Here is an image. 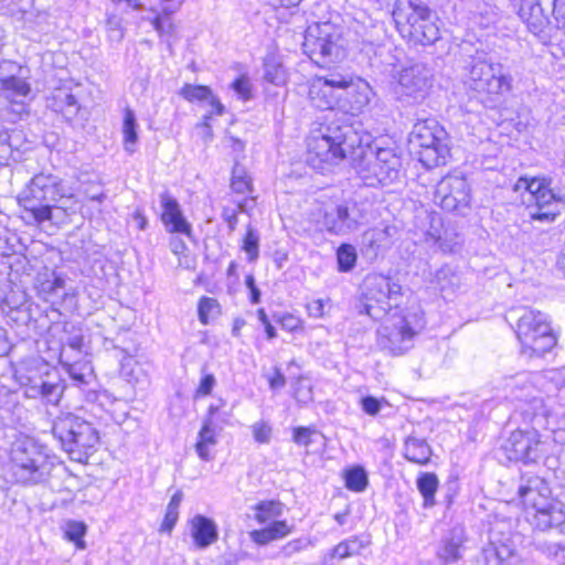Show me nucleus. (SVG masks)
Instances as JSON below:
<instances>
[{
    "label": "nucleus",
    "mask_w": 565,
    "mask_h": 565,
    "mask_svg": "<svg viewBox=\"0 0 565 565\" xmlns=\"http://www.w3.org/2000/svg\"><path fill=\"white\" fill-rule=\"evenodd\" d=\"M515 333L521 343V354L527 358H541L556 345L547 317L541 311L525 309L518 319Z\"/></svg>",
    "instance_id": "12"
},
{
    "label": "nucleus",
    "mask_w": 565,
    "mask_h": 565,
    "mask_svg": "<svg viewBox=\"0 0 565 565\" xmlns=\"http://www.w3.org/2000/svg\"><path fill=\"white\" fill-rule=\"evenodd\" d=\"M360 217L355 203L338 204L324 210L322 225L331 234L344 235L358 227Z\"/></svg>",
    "instance_id": "21"
},
{
    "label": "nucleus",
    "mask_w": 565,
    "mask_h": 565,
    "mask_svg": "<svg viewBox=\"0 0 565 565\" xmlns=\"http://www.w3.org/2000/svg\"><path fill=\"white\" fill-rule=\"evenodd\" d=\"M106 25L109 32L117 33V41L124 38V30L121 25V19L117 15H109Z\"/></svg>",
    "instance_id": "60"
},
{
    "label": "nucleus",
    "mask_w": 565,
    "mask_h": 565,
    "mask_svg": "<svg viewBox=\"0 0 565 565\" xmlns=\"http://www.w3.org/2000/svg\"><path fill=\"white\" fill-rule=\"evenodd\" d=\"M345 487L354 492H362L369 484L366 470L362 466H353L344 471Z\"/></svg>",
    "instance_id": "36"
},
{
    "label": "nucleus",
    "mask_w": 565,
    "mask_h": 565,
    "mask_svg": "<svg viewBox=\"0 0 565 565\" xmlns=\"http://www.w3.org/2000/svg\"><path fill=\"white\" fill-rule=\"evenodd\" d=\"M466 541L465 527L456 524L447 530L439 542L437 556L444 563H454L462 557Z\"/></svg>",
    "instance_id": "24"
},
{
    "label": "nucleus",
    "mask_w": 565,
    "mask_h": 565,
    "mask_svg": "<svg viewBox=\"0 0 565 565\" xmlns=\"http://www.w3.org/2000/svg\"><path fill=\"white\" fill-rule=\"evenodd\" d=\"M361 407L367 415L375 416L381 411L382 403L374 396H365L361 398Z\"/></svg>",
    "instance_id": "56"
},
{
    "label": "nucleus",
    "mask_w": 565,
    "mask_h": 565,
    "mask_svg": "<svg viewBox=\"0 0 565 565\" xmlns=\"http://www.w3.org/2000/svg\"><path fill=\"white\" fill-rule=\"evenodd\" d=\"M424 324L422 315L416 311L387 317L377 329V345L392 355H402L413 347Z\"/></svg>",
    "instance_id": "11"
},
{
    "label": "nucleus",
    "mask_w": 565,
    "mask_h": 565,
    "mask_svg": "<svg viewBox=\"0 0 565 565\" xmlns=\"http://www.w3.org/2000/svg\"><path fill=\"white\" fill-rule=\"evenodd\" d=\"M231 188L236 193H246L250 190V179L238 166L233 168Z\"/></svg>",
    "instance_id": "47"
},
{
    "label": "nucleus",
    "mask_w": 565,
    "mask_h": 565,
    "mask_svg": "<svg viewBox=\"0 0 565 565\" xmlns=\"http://www.w3.org/2000/svg\"><path fill=\"white\" fill-rule=\"evenodd\" d=\"M350 553L352 556L361 553L363 548L371 544V541L365 535H353L347 540H344Z\"/></svg>",
    "instance_id": "54"
},
{
    "label": "nucleus",
    "mask_w": 565,
    "mask_h": 565,
    "mask_svg": "<svg viewBox=\"0 0 565 565\" xmlns=\"http://www.w3.org/2000/svg\"><path fill=\"white\" fill-rule=\"evenodd\" d=\"M162 2V11L166 18L156 17L152 20L154 30L162 36L163 34H171L173 31V24L169 19V15L174 13L183 0H160Z\"/></svg>",
    "instance_id": "34"
},
{
    "label": "nucleus",
    "mask_w": 565,
    "mask_h": 565,
    "mask_svg": "<svg viewBox=\"0 0 565 565\" xmlns=\"http://www.w3.org/2000/svg\"><path fill=\"white\" fill-rule=\"evenodd\" d=\"M216 381L213 374H205L200 382V385L196 390V395L206 396L210 395Z\"/></svg>",
    "instance_id": "58"
},
{
    "label": "nucleus",
    "mask_w": 565,
    "mask_h": 565,
    "mask_svg": "<svg viewBox=\"0 0 565 565\" xmlns=\"http://www.w3.org/2000/svg\"><path fill=\"white\" fill-rule=\"evenodd\" d=\"M434 200L443 210L465 215L471 202L467 179L462 175H446L437 184Z\"/></svg>",
    "instance_id": "16"
},
{
    "label": "nucleus",
    "mask_w": 565,
    "mask_h": 565,
    "mask_svg": "<svg viewBox=\"0 0 565 565\" xmlns=\"http://www.w3.org/2000/svg\"><path fill=\"white\" fill-rule=\"evenodd\" d=\"M12 344L9 340L8 330L0 326V356H6L10 353Z\"/></svg>",
    "instance_id": "64"
},
{
    "label": "nucleus",
    "mask_w": 565,
    "mask_h": 565,
    "mask_svg": "<svg viewBox=\"0 0 565 565\" xmlns=\"http://www.w3.org/2000/svg\"><path fill=\"white\" fill-rule=\"evenodd\" d=\"M271 390H280L286 385V377L279 367H274V374L268 379Z\"/></svg>",
    "instance_id": "62"
},
{
    "label": "nucleus",
    "mask_w": 565,
    "mask_h": 565,
    "mask_svg": "<svg viewBox=\"0 0 565 565\" xmlns=\"http://www.w3.org/2000/svg\"><path fill=\"white\" fill-rule=\"evenodd\" d=\"M433 71L425 63L417 62L404 67L398 76V98L407 104L424 100L433 86Z\"/></svg>",
    "instance_id": "15"
},
{
    "label": "nucleus",
    "mask_w": 565,
    "mask_h": 565,
    "mask_svg": "<svg viewBox=\"0 0 565 565\" xmlns=\"http://www.w3.org/2000/svg\"><path fill=\"white\" fill-rule=\"evenodd\" d=\"M31 94L30 84L19 73L8 81V84L0 86V97H4L10 103L23 104L24 99Z\"/></svg>",
    "instance_id": "31"
},
{
    "label": "nucleus",
    "mask_w": 565,
    "mask_h": 565,
    "mask_svg": "<svg viewBox=\"0 0 565 565\" xmlns=\"http://www.w3.org/2000/svg\"><path fill=\"white\" fill-rule=\"evenodd\" d=\"M14 376L26 398L40 399L53 406L58 405L66 388L65 381L58 374L50 372L46 365L36 361L21 365Z\"/></svg>",
    "instance_id": "8"
},
{
    "label": "nucleus",
    "mask_w": 565,
    "mask_h": 565,
    "mask_svg": "<svg viewBox=\"0 0 565 565\" xmlns=\"http://www.w3.org/2000/svg\"><path fill=\"white\" fill-rule=\"evenodd\" d=\"M160 205L162 209L161 222L163 223L167 232L178 233L192 236V225L188 222L181 206L177 199H174L169 192H162L160 194Z\"/></svg>",
    "instance_id": "22"
},
{
    "label": "nucleus",
    "mask_w": 565,
    "mask_h": 565,
    "mask_svg": "<svg viewBox=\"0 0 565 565\" xmlns=\"http://www.w3.org/2000/svg\"><path fill=\"white\" fill-rule=\"evenodd\" d=\"M182 490H177L168 503L166 515L161 524L160 531L170 533L175 526L179 519V508L183 500Z\"/></svg>",
    "instance_id": "37"
},
{
    "label": "nucleus",
    "mask_w": 565,
    "mask_h": 565,
    "mask_svg": "<svg viewBox=\"0 0 565 565\" xmlns=\"http://www.w3.org/2000/svg\"><path fill=\"white\" fill-rule=\"evenodd\" d=\"M222 430L223 427L218 424L217 406L211 405L203 419L199 439L195 444L196 454L202 460L210 461L213 459L210 448L217 444V435Z\"/></svg>",
    "instance_id": "23"
},
{
    "label": "nucleus",
    "mask_w": 565,
    "mask_h": 565,
    "mask_svg": "<svg viewBox=\"0 0 565 565\" xmlns=\"http://www.w3.org/2000/svg\"><path fill=\"white\" fill-rule=\"evenodd\" d=\"M361 299L356 305L360 315L381 319L402 299V286L381 274H369L361 286Z\"/></svg>",
    "instance_id": "9"
},
{
    "label": "nucleus",
    "mask_w": 565,
    "mask_h": 565,
    "mask_svg": "<svg viewBox=\"0 0 565 565\" xmlns=\"http://www.w3.org/2000/svg\"><path fill=\"white\" fill-rule=\"evenodd\" d=\"M138 124L135 116V113L127 108L124 115L122 122V136H124V149L128 153H134L136 151V145L138 142Z\"/></svg>",
    "instance_id": "33"
},
{
    "label": "nucleus",
    "mask_w": 565,
    "mask_h": 565,
    "mask_svg": "<svg viewBox=\"0 0 565 565\" xmlns=\"http://www.w3.org/2000/svg\"><path fill=\"white\" fill-rule=\"evenodd\" d=\"M439 480L434 472H420L416 479V487L424 499V508H433L436 504L435 494Z\"/></svg>",
    "instance_id": "32"
},
{
    "label": "nucleus",
    "mask_w": 565,
    "mask_h": 565,
    "mask_svg": "<svg viewBox=\"0 0 565 565\" xmlns=\"http://www.w3.org/2000/svg\"><path fill=\"white\" fill-rule=\"evenodd\" d=\"M72 199L62 178L41 172L30 180L19 203L29 224L42 225L49 222L57 225L75 213V207L66 204Z\"/></svg>",
    "instance_id": "1"
},
{
    "label": "nucleus",
    "mask_w": 565,
    "mask_h": 565,
    "mask_svg": "<svg viewBox=\"0 0 565 565\" xmlns=\"http://www.w3.org/2000/svg\"><path fill=\"white\" fill-rule=\"evenodd\" d=\"M483 565H522L521 556L508 544L489 543L482 550Z\"/></svg>",
    "instance_id": "27"
},
{
    "label": "nucleus",
    "mask_w": 565,
    "mask_h": 565,
    "mask_svg": "<svg viewBox=\"0 0 565 565\" xmlns=\"http://www.w3.org/2000/svg\"><path fill=\"white\" fill-rule=\"evenodd\" d=\"M86 529L83 522L70 521L66 524L65 536L68 541L74 542L78 548H84L85 543L82 539L86 534Z\"/></svg>",
    "instance_id": "46"
},
{
    "label": "nucleus",
    "mask_w": 565,
    "mask_h": 565,
    "mask_svg": "<svg viewBox=\"0 0 565 565\" xmlns=\"http://www.w3.org/2000/svg\"><path fill=\"white\" fill-rule=\"evenodd\" d=\"M463 84L481 104L493 108L504 94L512 90L513 76L504 64L484 52H477L467 66Z\"/></svg>",
    "instance_id": "2"
},
{
    "label": "nucleus",
    "mask_w": 565,
    "mask_h": 565,
    "mask_svg": "<svg viewBox=\"0 0 565 565\" xmlns=\"http://www.w3.org/2000/svg\"><path fill=\"white\" fill-rule=\"evenodd\" d=\"M502 450L510 461L524 465L537 463L545 452L536 429L512 431L502 445Z\"/></svg>",
    "instance_id": "17"
},
{
    "label": "nucleus",
    "mask_w": 565,
    "mask_h": 565,
    "mask_svg": "<svg viewBox=\"0 0 565 565\" xmlns=\"http://www.w3.org/2000/svg\"><path fill=\"white\" fill-rule=\"evenodd\" d=\"M273 541L286 537L292 532L294 526L287 524L286 521H274L267 527Z\"/></svg>",
    "instance_id": "53"
},
{
    "label": "nucleus",
    "mask_w": 565,
    "mask_h": 565,
    "mask_svg": "<svg viewBox=\"0 0 565 565\" xmlns=\"http://www.w3.org/2000/svg\"><path fill=\"white\" fill-rule=\"evenodd\" d=\"M409 143L418 148V160L427 169L444 166L450 157L449 136L435 119L417 121L409 134Z\"/></svg>",
    "instance_id": "7"
},
{
    "label": "nucleus",
    "mask_w": 565,
    "mask_h": 565,
    "mask_svg": "<svg viewBox=\"0 0 565 565\" xmlns=\"http://www.w3.org/2000/svg\"><path fill=\"white\" fill-rule=\"evenodd\" d=\"M518 494L526 508L533 509L531 524L535 530L565 535V502L551 498V488L543 478L521 477Z\"/></svg>",
    "instance_id": "4"
},
{
    "label": "nucleus",
    "mask_w": 565,
    "mask_h": 565,
    "mask_svg": "<svg viewBox=\"0 0 565 565\" xmlns=\"http://www.w3.org/2000/svg\"><path fill=\"white\" fill-rule=\"evenodd\" d=\"M222 217L226 222L230 232H234L238 223L237 211L231 207H224Z\"/></svg>",
    "instance_id": "61"
},
{
    "label": "nucleus",
    "mask_w": 565,
    "mask_h": 565,
    "mask_svg": "<svg viewBox=\"0 0 565 565\" xmlns=\"http://www.w3.org/2000/svg\"><path fill=\"white\" fill-rule=\"evenodd\" d=\"M511 398L518 403V408L525 419L539 426L551 416V406L546 403L541 393L531 384H523L514 387Z\"/></svg>",
    "instance_id": "19"
},
{
    "label": "nucleus",
    "mask_w": 565,
    "mask_h": 565,
    "mask_svg": "<svg viewBox=\"0 0 565 565\" xmlns=\"http://www.w3.org/2000/svg\"><path fill=\"white\" fill-rule=\"evenodd\" d=\"M63 367L66 370L67 374L70 375L71 380L73 381L74 385L76 386H83L87 385L90 377V371L92 369L86 364H78V363H62Z\"/></svg>",
    "instance_id": "42"
},
{
    "label": "nucleus",
    "mask_w": 565,
    "mask_h": 565,
    "mask_svg": "<svg viewBox=\"0 0 565 565\" xmlns=\"http://www.w3.org/2000/svg\"><path fill=\"white\" fill-rule=\"evenodd\" d=\"M256 510L255 520L264 524L271 516H278L281 513L280 504L275 501H260L254 508Z\"/></svg>",
    "instance_id": "43"
},
{
    "label": "nucleus",
    "mask_w": 565,
    "mask_h": 565,
    "mask_svg": "<svg viewBox=\"0 0 565 565\" xmlns=\"http://www.w3.org/2000/svg\"><path fill=\"white\" fill-rule=\"evenodd\" d=\"M341 89L340 109L352 115L361 114L374 95L370 84L361 77L345 76Z\"/></svg>",
    "instance_id": "20"
},
{
    "label": "nucleus",
    "mask_w": 565,
    "mask_h": 565,
    "mask_svg": "<svg viewBox=\"0 0 565 565\" xmlns=\"http://www.w3.org/2000/svg\"><path fill=\"white\" fill-rule=\"evenodd\" d=\"M56 110L65 117H74L79 109L76 97L71 93L60 92L55 97Z\"/></svg>",
    "instance_id": "41"
},
{
    "label": "nucleus",
    "mask_w": 565,
    "mask_h": 565,
    "mask_svg": "<svg viewBox=\"0 0 565 565\" xmlns=\"http://www.w3.org/2000/svg\"><path fill=\"white\" fill-rule=\"evenodd\" d=\"M553 15L558 26L565 31V0H553Z\"/></svg>",
    "instance_id": "59"
},
{
    "label": "nucleus",
    "mask_w": 565,
    "mask_h": 565,
    "mask_svg": "<svg viewBox=\"0 0 565 565\" xmlns=\"http://www.w3.org/2000/svg\"><path fill=\"white\" fill-rule=\"evenodd\" d=\"M356 250L353 245L343 243L337 250L338 269L341 273L351 271L356 264Z\"/></svg>",
    "instance_id": "39"
},
{
    "label": "nucleus",
    "mask_w": 565,
    "mask_h": 565,
    "mask_svg": "<svg viewBox=\"0 0 565 565\" xmlns=\"http://www.w3.org/2000/svg\"><path fill=\"white\" fill-rule=\"evenodd\" d=\"M360 136L351 125L331 122L311 131L307 139V162L313 169L323 170V164H335L355 154Z\"/></svg>",
    "instance_id": "3"
},
{
    "label": "nucleus",
    "mask_w": 565,
    "mask_h": 565,
    "mask_svg": "<svg viewBox=\"0 0 565 565\" xmlns=\"http://www.w3.org/2000/svg\"><path fill=\"white\" fill-rule=\"evenodd\" d=\"M212 94V89L204 85L185 84L180 90V95L189 102L209 100Z\"/></svg>",
    "instance_id": "44"
},
{
    "label": "nucleus",
    "mask_w": 565,
    "mask_h": 565,
    "mask_svg": "<svg viewBox=\"0 0 565 565\" xmlns=\"http://www.w3.org/2000/svg\"><path fill=\"white\" fill-rule=\"evenodd\" d=\"M35 287L39 295L45 301L54 302L55 298H65L68 296L64 276L61 273L47 268H45L44 271L38 273Z\"/></svg>",
    "instance_id": "26"
},
{
    "label": "nucleus",
    "mask_w": 565,
    "mask_h": 565,
    "mask_svg": "<svg viewBox=\"0 0 565 565\" xmlns=\"http://www.w3.org/2000/svg\"><path fill=\"white\" fill-rule=\"evenodd\" d=\"M303 53L319 66H328L345 56L339 26L331 22H316L306 29Z\"/></svg>",
    "instance_id": "10"
},
{
    "label": "nucleus",
    "mask_w": 565,
    "mask_h": 565,
    "mask_svg": "<svg viewBox=\"0 0 565 565\" xmlns=\"http://www.w3.org/2000/svg\"><path fill=\"white\" fill-rule=\"evenodd\" d=\"M518 13L534 34L543 32L548 24V18L537 0H521Z\"/></svg>",
    "instance_id": "28"
},
{
    "label": "nucleus",
    "mask_w": 565,
    "mask_h": 565,
    "mask_svg": "<svg viewBox=\"0 0 565 565\" xmlns=\"http://www.w3.org/2000/svg\"><path fill=\"white\" fill-rule=\"evenodd\" d=\"M404 457L411 462L427 465L430 461L431 448L426 439L408 436L404 441Z\"/></svg>",
    "instance_id": "30"
},
{
    "label": "nucleus",
    "mask_w": 565,
    "mask_h": 565,
    "mask_svg": "<svg viewBox=\"0 0 565 565\" xmlns=\"http://www.w3.org/2000/svg\"><path fill=\"white\" fill-rule=\"evenodd\" d=\"M273 319L281 329L294 332L301 329V320L291 313L274 315Z\"/></svg>",
    "instance_id": "51"
},
{
    "label": "nucleus",
    "mask_w": 565,
    "mask_h": 565,
    "mask_svg": "<svg viewBox=\"0 0 565 565\" xmlns=\"http://www.w3.org/2000/svg\"><path fill=\"white\" fill-rule=\"evenodd\" d=\"M426 217L429 220V223L431 225L430 230L427 231V236H429L435 244H438V246L443 250H451L452 246L457 244L452 238L448 237V231L444 230L441 232V228L435 226L437 224L438 226H441V218L437 214H427Z\"/></svg>",
    "instance_id": "35"
},
{
    "label": "nucleus",
    "mask_w": 565,
    "mask_h": 565,
    "mask_svg": "<svg viewBox=\"0 0 565 565\" xmlns=\"http://www.w3.org/2000/svg\"><path fill=\"white\" fill-rule=\"evenodd\" d=\"M534 204L529 205V213L532 220L541 222H553L559 214V204L563 202L561 195L555 194L551 189H543L532 199Z\"/></svg>",
    "instance_id": "25"
},
{
    "label": "nucleus",
    "mask_w": 565,
    "mask_h": 565,
    "mask_svg": "<svg viewBox=\"0 0 565 565\" xmlns=\"http://www.w3.org/2000/svg\"><path fill=\"white\" fill-rule=\"evenodd\" d=\"M21 67L10 61H2L0 63V86L3 84H8V81L11 79L20 72Z\"/></svg>",
    "instance_id": "55"
},
{
    "label": "nucleus",
    "mask_w": 565,
    "mask_h": 565,
    "mask_svg": "<svg viewBox=\"0 0 565 565\" xmlns=\"http://www.w3.org/2000/svg\"><path fill=\"white\" fill-rule=\"evenodd\" d=\"M539 550L547 557L563 563L565 561V544L544 542L539 545Z\"/></svg>",
    "instance_id": "49"
},
{
    "label": "nucleus",
    "mask_w": 565,
    "mask_h": 565,
    "mask_svg": "<svg viewBox=\"0 0 565 565\" xmlns=\"http://www.w3.org/2000/svg\"><path fill=\"white\" fill-rule=\"evenodd\" d=\"M13 475L21 483L45 482L54 468V461L35 445L12 450Z\"/></svg>",
    "instance_id": "14"
},
{
    "label": "nucleus",
    "mask_w": 565,
    "mask_h": 565,
    "mask_svg": "<svg viewBox=\"0 0 565 565\" xmlns=\"http://www.w3.org/2000/svg\"><path fill=\"white\" fill-rule=\"evenodd\" d=\"M393 20L404 36L417 44L429 45L439 39V29L433 21V13L426 6H398L393 11Z\"/></svg>",
    "instance_id": "13"
},
{
    "label": "nucleus",
    "mask_w": 565,
    "mask_h": 565,
    "mask_svg": "<svg viewBox=\"0 0 565 565\" xmlns=\"http://www.w3.org/2000/svg\"><path fill=\"white\" fill-rule=\"evenodd\" d=\"M199 319L202 324H207L221 313V306L214 298L202 297L198 306Z\"/></svg>",
    "instance_id": "40"
},
{
    "label": "nucleus",
    "mask_w": 565,
    "mask_h": 565,
    "mask_svg": "<svg viewBox=\"0 0 565 565\" xmlns=\"http://www.w3.org/2000/svg\"><path fill=\"white\" fill-rule=\"evenodd\" d=\"M242 249L247 253L248 259L254 262L259 254V235L256 230L248 226L243 239Z\"/></svg>",
    "instance_id": "45"
},
{
    "label": "nucleus",
    "mask_w": 565,
    "mask_h": 565,
    "mask_svg": "<svg viewBox=\"0 0 565 565\" xmlns=\"http://www.w3.org/2000/svg\"><path fill=\"white\" fill-rule=\"evenodd\" d=\"M249 535L253 542L258 545H267L273 541L266 527L262 530H254L249 533Z\"/></svg>",
    "instance_id": "63"
},
{
    "label": "nucleus",
    "mask_w": 565,
    "mask_h": 565,
    "mask_svg": "<svg viewBox=\"0 0 565 565\" xmlns=\"http://www.w3.org/2000/svg\"><path fill=\"white\" fill-rule=\"evenodd\" d=\"M52 434L72 460L86 461L99 443V433L88 420L73 414L61 413L52 425Z\"/></svg>",
    "instance_id": "5"
},
{
    "label": "nucleus",
    "mask_w": 565,
    "mask_h": 565,
    "mask_svg": "<svg viewBox=\"0 0 565 565\" xmlns=\"http://www.w3.org/2000/svg\"><path fill=\"white\" fill-rule=\"evenodd\" d=\"M231 87L242 99L248 100L252 98V84L247 76H239L231 84Z\"/></svg>",
    "instance_id": "52"
},
{
    "label": "nucleus",
    "mask_w": 565,
    "mask_h": 565,
    "mask_svg": "<svg viewBox=\"0 0 565 565\" xmlns=\"http://www.w3.org/2000/svg\"><path fill=\"white\" fill-rule=\"evenodd\" d=\"M253 437L259 444H269L273 429L267 422H257L252 426Z\"/></svg>",
    "instance_id": "50"
},
{
    "label": "nucleus",
    "mask_w": 565,
    "mask_h": 565,
    "mask_svg": "<svg viewBox=\"0 0 565 565\" xmlns=\"http://www.w3.org/2000/svg\"><path fill=\"white\" fill-rule=\"evenodd\" d=\"M345 83V76L340 73L317 76L309 88L312 105L319 109H340L341 89Z\"/></svg>",
    "instance_id": "18"
},
{
    "label": "nucleus",
    "mask_w": 565,
    "mask_h": 565,
    "mask_svg": "<svg viewBox=\"0 0 565 565\" xmlns=\"http://www.w3.org/2000/svg\"><path fill=\"white\" fill-rule=\"evenodd\" d=\"M286 74L284 66L275 56H267L264 60V79L274 85L285 83Z\"/></svg>",
    "instance_id": "38"
},
{
    "label": "nucleus",
    "mask_w": 565,
    "mask_h": 565,
    "mask_svg": "<svg viewBox=\"0 0 565 565\" xmlns=\"http://www.w3.org/2000/svg\"><path fill=\"white\" fill-rule=\"evenodd\" d=\"M191 535L199 548H206L217 541V526L213 520L198 514L191 520Z\"/></svg>",
    "instance_id": "29"
},
{
    "label": "nucleus",
    "mask_w": 565,
    "mask_h": 565,
    "mask_svg": "<svg viewBox=\"0 0 565 565\" xmlns=\"http://www.w3.org/2000/svg\"><path fill=\"white\" fill-rule=\"evenodd\" d=\"M354 169L365 186H385L397 182L402 177V160L394 149L377 148L365 152L362 140L353 154Z\"/></svg>",
    "instance_id": "6"
},
{
    "label": "nucleus",
    "mask_w": 565,
    "mask_h": 565,
    "mask_svg": "<svg viewBox=\"0 0 565 565\" xmlns=\"http://www.w3.org/2000/svg\"><path fill=\"white\" fill-rule=\"evenodd\" d=\"M319 434L315 427L298 426L292 430V441L299 446L308 447L312 444V437Z\"/></svg>",
    "instance_id": "48"
},
{
    "label": "nucleus",
    "mask_w": 565,
    "mask_h": 565,
    "mask_svg": "<svg viewBox=\"0 0 565 565\" xmlns=\"http://www.w3.org/2000/svg\"><path fill=\"white\" fill-rule=\"evenodd\" d=\"M257 318L265 328L267 339L268 340L275 339L277 337V332H276L275 327L271 324L269 318L267 317L265 309L259 308L257 310Z\"/></svg>",
    "instance_id": "57"
}]
</instances>
